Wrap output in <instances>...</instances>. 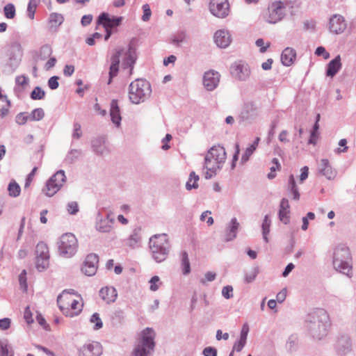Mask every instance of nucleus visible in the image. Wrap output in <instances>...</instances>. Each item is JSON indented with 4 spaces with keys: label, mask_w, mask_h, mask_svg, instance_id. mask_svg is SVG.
Wrapping results in <instances>:
<instances>
[{
    "label": "nucleus",
    "mask_w": 356,
    "mask_h": 356,
    "mask_svg": "<svg viewBox=\"0 0 356 356\" xmlns=\"http://www.w3.org/2000/svg\"><path fill=\"white\" fill-rule=\"evenodd\" d=\"M331 326L327 312L323 309H316L307 314L305 327L312 338L321 340L325 337Z\"/></svg>",
    "instance_id": "1"
},
{
    "label": "nucleus",
    "mask_w": 356,
    "mask_h": 356,
    "mask_svg": "<svg viewBox=\"0 0 356 356\" xmlns=\"http://www.w3.org/2000/svg\"><path fill=\"white\" fill-rule=\"evenodd\" d=\"M227 159L225 148L220 145H214L209 149L204 157V168L207 169L204 177L207 179L214 177L220 170Z\"/></svg>",
    "instance_id": "2"
},
{
    "label": "nucleus",
    "mask_w": 356,
    "mask_h": 356,
    "mask_svg": "<svg viewBox=\"0 0 356 356\" xmlns=\"http://www.w3.org/2000/svg\"><path fill=\"white\" fill-rule=\"evenodd\" d=\"M149 246L152 259L157 263L165 261L171 245L166 234H155L149 238Z\"/></svg>",
    "instance_id": "3"
},
{
    "label": "nucleus",
    "mask_w": 356,
    "mask_h": 356,
    "mask_svg": "<svg viewBox=\"0 0 356 356\" xmlns=\"http://www.w3.org/2000/svg\"><path fill=\"white\" fill-rule=\"evenodd\" d=\"M351 254L349 248L344 245H339L334 250L332 264L334 268L348 277H351Z\"/></svg>",
    "instance_id": "4"
},
{
    "label": "nucleus",
    "mask_w": 356,
    "mask_h": 356,
    "mask_svg": "<svg viewBox=\"0 0 356 356\" xmlns=\"http://www.w3.org/2000/svg\"><path fill=\"white\" fill-rule=\"evenodd\" d=\"M156 333L152 328L146 327L141 333L131 356H152L155 348Z\"/></svg>",
    "instance_id": "5"
},
{
    "label": "nucleus",
    "mask_w": 356,
    "mask_h": 356,
    "mask_svg": "<svg viewBox=\"0 0 356 356\" xmlns=\"http://www.w3.org/2000/svg\"><path fill=\"white\" fill-rule=\"evenodd\" d=\"M151 93V85L145 79H137L129 85V97L134 104L144 102L150 97Z\"/></svg>",
    "instance_id": "6"
},
{
    "label": "nucleus",
    "mask_w": 356,
    "mask_h": 356,
    "mask_svg": "<svg viewBox=\"0 0 356 356\" xmlns=\"http://www.w3.org/2000/svg\"><path fill=\"white\" fill-rule=\"evenodd\" d=\"M286 1H275L268 4L267 9L262 13V19L270 24L282 22L286 15Z\"/></svg>",
    "instance_id": "7"
},
{
    "label": "nucleus",
    "mask_w": 356,
    "mask_h": 356,
    "mask_svg": "<svg viewBox=\"0 0 356 356\" xmlns=\"http://www.w3.org/2000/svg\"><path fill=\"white\" fill-rule=\"evenodd\" d=\"M58 247L60 255L70 258L74 255L77 250V239L74 234L66 233L60 237Z\"/></svg>",
    "instance_id": "8"
},
{
    "label": "nucleus",
    "mask_w": 356,
    "mask_h": 356,
    "mask_svg": "<svg viewBox=\"0 0 356 356\" xmlns=\"http://www.w3.org/2000/svg\"><path fill=\"white\" fill-rule=\"evenodd\" d=\"M66 179L65 171L63 170H58L47 181L42 192L48 197L54 196L60 190Z\"/></svg>",
    "instance_id": "9"
},
{
    "label": "nucleus",
    "mask_w": 356,
    "mask_h": 356,
    "mask_svg": "<svg viewBox=\"0 0 356 356\" xmlns=\"http://www.w3.org/2000/svg\"><path fill=\"white\" fill-rule=\"evenodd\" d=\"M259 113L258 104L254 102L248 101L243 103L238 119L240 122L252 124L259 117Z\"/></svg>",
    "instance_id": "10"
},
{
    "label": "nucleus",
    "mask_w": 356,
    "mask_h": 356,
    "mask_svg": "<svg viewBox=\"0 0 356 356\" xmlns=\"http://www.w3.org/2000/svg\"><path fill=\"white\" fill-rule=\"evenodd\" d=\"M230 72L235 79L240 81H245L249 79L251 70L247 63L238 60L231 65Z\"/></svg>",
    "instance_id": "11"
},
{
    "label": "nucleus",
    "mask_w": 356,
    "mask_h": 356,
    "mask_svg": "<svg viewBox=\"0 0 356 356\" xmlns=\"http://www.w3.org/2000/svg\"><path fill=\"white\" fill-rule=\"evenodd\" d=\"M209 10L213 16L223 19L229 15V3L227 0H210Z\"/></svg>",
    "instance_id": "12"
},
{
    "label": "nucleus",
    "mask_w": 356,
    "mask_h": 356,
    "mask_svg": "<svg viewBox=\"0 0 356 356\" xmlns=\"http://www.w3.org/2000/svg\"><path fill=\"white\" fill-rule=\"evenodd\" d=\"M74 289H65L64 290L61 294H60L57 298V304L63 312V314L65 316L74 317L77 316L82 310L81 308L79 309L78 311L72 312L69 309V303L68 299L70 298L67 296L68 294H74Z\"/></svg>",
    "instance_id": "13"
},
{
    "label": "nucleus",
    "mask_w": 356,
    "mask_h": 356,
    "mask_svg": "<svg viewBox=\"0 0 356 356\" xmlns=\"http://www.w3.org/2000/svg\"><path fill=\"white\" fill-rule=\"evenodd\" d=\"M114 221L112 213H108L104 216L100 212H98L96 217V229L102 233L109 232L112 229Z\"/></svg>",
    "instance_id": "14"
},
{
    "label": "nucleus",
    "mask_w": 356,
    "mask_h": 356,
    "mask_svg": "<svg viewBox=\"0 0 356 356\" xmlns=\"http://www.w3.org/2000/svg\"><path fill=\"white\" fill-rule=\"evenodd\" d=\"M220 74L213 70L204 72L203 76V86L208 91L216 89L220 82Z\"/></svg>",
    "instance_id": "15"
},
{
    "label": "nucleus",
    "mask_w": 356,
    "mask_h": 356,
    "mask_svg": "<svg viewBox=\"0 0 356 356\" xmlns=\"http://www.w3.org/2000/svg\"><path fill=\"white\" fill-rule=\"evenodd\" d=\"M99 257L96 254H88L81 268L82 272L88 276L94 275L97 270Z\"/></svg>",
    "instance_id": "16"
},
{
    "label": "nucleus",
    "mask_w": 356,
    "mask_h": 356,
    "mask_svg": "<svg viewBox=\"0 0 356 356\" xmlns=\"http://www.w3.org/2000/svg\"><path fill=\"white\" fill-rule=\"evenodd\" d=\"M347 24L344 17L338 14L332 15L329 21V30L334 34L342 33L346 29Z\"/></svg>",
    "instance_id": "17"
},
{
    "label": "nucleus",
    "mask_w": 356,
    "mask_h": 356,
    "mask_svg": "<svg viewBox=\"0 0 356 356\" xmlns=\"http://www.w3.org/2000/svg\"><path fill=\"white\" fill-rule=\"evenodd\" d=\"M91 148L97 155L104 156L110 153V149L106 143L105 137L99 136L91 140Z\"/></svg>",
    "instance_id": "18"
},
{
    "label": "nucleus",
    "mask_w": 356,
    "mask_h": 356,
    "mask_svg": "<svg viewBox=\"0 0 356 356\" xmlns=\"http://www.w3.org/2000/svg\"><path fill=\"white\" fill-rule=\"evenodd\" d=\"M122 21V17H110L106 13H102L97 19V24L103 25L104 28L112 29L120 26Z\"/></svg>",
    "instance_id": "19"
},
{
    "label": "nucleus",
    "mask_w": 356,
    "mask_h": 356,
    "mask_svg": "<svg viewBox=\"0 0 356 356\" xmlns=\"http://www.w3.org/2000/svg\"><path fill=\"white\" fill-rule=\"evenodd\" d=\"M79 356H100L102 354L101 345L97 342L83 345L79 350Z\"/></svg>",
    "instance_id": "20"
},
{
    "label": "nucleus",
    "mask_w": 356,
    "mask_h": 356,
    "mask_svg": "<svg viewBox=\"0 0 356 356\" xmlns=\"http://www.w3.org/2000/svg\"><path fill=\"white\" fill-rule=\"evenodd\" d=\"M213 39L216 45L220 48L227 47L232 42L229 32L225 29H220L216 31Z\"/></svg>",
    "instance_id": "21"
},
{
    "label": "nucleus",
    "mask_w": 356,
    "mask_h": 356,
    "mask_svg": "<svg viewBox=\"0 0 356 356\" xmlns=\"http://www.w3.org/2000/svg\"><path fill=\"white\" fill-rule=\"evenodd\" d=\"M318 170L320 174L325 176L328 180H333L337 175V170L332 168L327 159H321Z\"/></svg>",
    "instance_id": "22"
},
{
    "label": "nucleus",
    "mask_w": 356,
    "mask_h": 356,
    "mask_svg": "<svg viewBox=\"0 0 356 356\" xmlns=\"http://www.w3.org/2000/svg\"><path fill=\"white\" fill-rule=\"evenodd\" d=\"M335 350L340 356H346L351 351V342L348 337H343L338 339Z\"/></svg>",
    "instance_id": "23"
},
{
    "label": "nucleus",
    "mask_w": 356,
    "mask_h": 356,
    "mask_svg": "<svg viewBox=\"0 0 356 356\" xmlns=\"http://www.w3.org/2000/svg\"><path fill=\"white\" fill-rule=\"evenodd\" d=\"M137 59L136 51L134 47L131 45L129 46L128 50L125 54V57L122 60V65L124 68L130 67V73L132 72L134 64Z\"/></svg>",
    "instance_id": "24"
},
{
    "label": "nucleus",
    "mask_w": 356,
    "mask_h": 356,
    "mask_svg": "<svg viewBox=\"0 0 356 356\" xmlns=\"http://www.w3.org/2000/svg\"><path fill=\"white\" fill-rule=\"evenodd\" d=\"M117 292L114 287L106 286L99 291V296L106 303H111L115 301L117 298Z\"/></svg>",
    "instance_id": "25"
},
{
    "label": "nucleus",
    "mask_w": 356,
    "mask_h": 356,
    "mask_svg": "<svg viewBox=\"0 0 356 356\" xmlns=\"http://www.w3.org/2000/svg\"><path fill=\"white\" fill-rule=\"evenodd\" d=\"M341 68V56L338 55L327 65L326 76L330 77L334 76Z\"/></svg>",
    "instance_id": "26"
},
{
    "label": "nucleus",
    "mask_w": 356,
    "mask_h": 356,
    "mask_svg": "<svg viewBox=\"0 0 356 356\" xmlns=\"http://www.w3.org/2000/svg\"><path fill=\"white\" fill-rule=\"evenodd\" d=\"M239 223L236 218H233L229 222L225 234V241H230L236 237Z\"/></svg>",
    "instance_id": "27"
},
{
    "label": "nucleus",
    "mask_w": 356,
    "mask_h": 356,
    "mask_svg": "<svg viewBox=\"0 0 356 356\" xmlns=\"http://www.w3.org/2000/svg\"><path fill=\"white\" fill-rule=\"evenodd\" d=\"M110 115L113 123L115 124L116 127H119L122 118L118 101L115 99H113L111 102Z\"/></svg>",
    "instance_id": "28"
},
{
    "label": "nucleus",
    "mask_w": 356,
    "mask_h": 356,
    "mask_svg": "<svg viewBox=\"0 0 356 356\" xmlns=\"http://www.w3.org/2000/svg\"><path fill=\"white\" fill-rule=\"evenodd\" d=\"M296 56V51L291 47H286L284 49L281 55V61L285 66H290Z\"/></svg>",
    "instance_id": "29"
},
{
    "label": "nucleus",
    "mask_w": 356,
    "mask_h": 356,
    "mask_svg": "<svg viewBox=\"0 0 356 356\" xmlns=\"http://www.w3.org/2000/svg\"><path fill=\"white\" fill-rule=\"evenodd\" d=\"M260 141V138L257 137L252 144H251L249 147H248L245 152L243 154L241 159V163L243 165L245 163L251 156V155L254 153V152L257 149L259 143Z\"/></svg>",
    "instance_id": "30"
},
{
    "label": "nucleus",
    "mask_w": 356,
    "mask_h": 356,
    "mask_svg": "<svg viewBox=\"0 0 356 356\" xmlns=\"http://www.w3.org/2000/svg\"><path fill=\"white\" fill-rule=\"evenodd\" d=\"M64 18L61 14L52 13L49 17V29L51 31H56L58 27L63 22Z\"/></svg>",
    "instance_id": "31"
},
{
    "label": "nucleus",
    "mask_w": 356,
    "mask_h": 356,
    "mask_svg": "<svg viewBox=\"0 0 356 356\" xmlns=\"http://www.w3.org/2000/svg\"><path fill=\"white\" fill-rule=\"evenodd\" d=\"M288 191L293 195L294 200H299L300 193L293 175H291L289 177Z\"/></svg>",
    "instance_id": "32"
},
{
    "label": "nucleus",
    "mask_w": 356,
    "mask_h": 356,
    "mask_svg": "<svg viewBox=\"0 0 356 356\" xmlns=\"http://www.w3.org/2000/svg\"><path fill=\"white\" fill-rule=\"evenodd\" d=\"M181 265L182 273L186 275L191 272V264L188 259V254L186 252H182L181 254Z\"/></svg>",
    "instance_id": "33"
},
{
    "label": "nucleus",
    "mask_w": 356,
    "mask_h": 356,
    "mask_svg": "<svg viewBox=\"0 0 356 356\" xmlns=\"http://www.w3.org/2000/svg\"><path fill=\"white\" fill-rule=\"evenodd\" d=\"M271 225V221L269 219L268 215H266L263 220L261 225L263 238L266 243L268 242V234L270 232V227Z\"/></svg>",
    "instance_id": "34"
},
{
    "label": "nucleus",
    "mask_w": 356,
    "mask_h": 356,
    "mask_svg": "<svg viewBox=\"0 0 356 356\" xmlns=\"http://www.w3.org/2000/svg\"><path fill=\"white\" fill-rule=\"evenodd\" d=\"M51 54H52L51 47L47 44L43 45L40 48L39 54H38L35 60L37 62L39 60H44L47 59L51 56Z\"/></svg>",
    "instance_id": "35"
},
{
    "label": "nucleus",
    "mask_w": 356,
    "mask_h": 356,
    "mask_svg": "<svg viewBox=\"0 0 356 356\" xmlns=\"http://www.w3.org/2000/svg\"><path fill=\"white\" fill-rule=\"evenodd\" d=\"M141 239L140 232L138 229H134L133 233L129 236V238L127 239V244L132 248H134L137 246L138 243H140Z\"/></svg>",
    "instance_id": "36"
},
{
    "label": "nucleus",
    "mask_w": 356,
    "mask_h": 356,
    "mask_svg": "<svg viewBox=\"0 0 356 356\" xmlns=\"http://www.w3.org/2000/svg\"><path fill=\"white\" fill-rule=\"evenodd\" d=\"M81 154V149H72L66 155L65 158V162L69 164H72L77 160Z\"/></svg>",
    "instance_id": "37"
},
{
    "label": "nucleus",
    "mask_w": 356,
    "mask_h": 356,
    "mask_svg": "<svg viewBox=\"0 0 356 356\" xmlns=\"http://www.w3.org/2000/svg\"><path fill=\"white\" fill-rule=\"evenodd\" d=\"M198 180L199 176L195 175V172H191L190 173L188 180L186 184V188L188 191H191L193 188H197L198 187Z\"/></svg>",
    "instance_id": "38"
},
{
    "label": "nucleus",
    "mask_w": 356,
    "mask_h": 356,
    "mask_svg": "<svg viewBox=\"0 0 356 356\" xmlns=\"http://www.w3.org/2000/svg\"><path fill=\"white\" fill-rule=\"evenodd\" d=\"M8 191L10 196L17 197L20 194L21 188L15 180H13L8 184Z\"/></svg>",
    "instance_id": "39"
},
{
    "label": "nucleus",
    "mask_w": 356,
    "mask_h": 356,
    "mask_svg": "<svg viewBox=\"0 0 356 356\" xmlns=\"http://www.w3.org/2000/svg\"><path fill=\"white\" fill-rule=\"evenodd\" d=\"M40 3V0H29L27 6V16L31 19H34L36 8Z\"/></svg>",
    "instance_id": "40"
},
{
    "label": "nucleus",
    "mask_w": 356,
    "mask_h": 356,
    "mask_svg": "<svg viewBox=\"0 0 356 356\" xmlns=\"http://www.w3.org/2000/svg\"><path fill=\"white\" fill-rule=\"evenodd\" d=\"M35 252H36V257H49V248H48L47 245L43 242H40L38 243V245L36 246Z\"/></svg>",
    "instance_id": "41"
},
{
    "label": "nucleus",
    "mask_w": 356,
    "mask_h": 356,
    "mask_svg": "<svg viewBox=\"0 0 356 356\" xmlns=\"http://www.w3.org/2000/svg\"><path fill=\"white\" fill-rule=\"evenodd\" d=\"M49 264V257H36V268L39 271L45 270Z\"/></svg>",
    "instance_id": "42"
},
{
    "label": "nucleus",
    "mask_w": 356,
    "mask_h": 356,
    "mask_svg": "<svg viewBox=\"0 0 356 356\" xmlns=\"http://www.w3.org/2000/svg\"><path fill=\"white\" fill-rule=\"evenodd\" d=\"M3 14L7 19H13L16 15V10L14 4L9 3L3 7Z\"/></svg>",
    "instance_id": "43"
},
{
    "label": "nucleus",
    "mask_w": 356,
    "mask_h": 356,
    "mask_svg": "<svg viewBox=\"0 0 356 356\" xmlns=\"http://www.w3.org/2000/svg\"><path fill=\"white\" fill-rule=\"evenodd\" d=\"M298 346V337L295 334H292L289 337L286 343V348L290 351L293 352L296 350Z\"/></svg>",
    "instance_id": "44"
},
{
    "label": "nucleus",
    "mask_w": 356,
    "mask_h": 356,
    "mask_svg": "<svg viewBox=\"0 0 356 356\" xmlns=\"http://www.w3.org/2000/svg\"><path fill=\"white\" fill-rule=\"evenodd\" d=\"M44 116V110L42 108H35L29 115V120L39 121L43 119Z\"/></svg>",
    "instance_id": "45"
},
{
    "label": "nucleus",
    "mask_w": 356,
    "mask_h": 356,
    "mask_svg": "<svg viewBox=\"0 0 356 356\" xmlns=\"http://www.w3.org/2000/svg\"><path fill=\"white\" fill-rule=\"evenodd\" d=\"M1 356H13L12 347L7 343L0 341Z\"/></svg>",
    "instance_id": "46"
},
{
    "label": "nucleus",
    "mask_w": 356,
    "mask_h": 356,
    "mask_svg": "<svg viewBox=\"0 0 356 356\" xmlns=\"http://www.w3.org/2000/svg\"><path fill=\"white\" fill-rule=\"evenodd\" d=\"M45 92L40 86H36L31 92L30 97L33 100H40L44 98Z\"/></svg>",
    "instance_id": "47"
},
{
    "label": "nucleus",
    "mask_w": 356,
    "mask_h": 356,
    "mask_svg": "<svg viewBox=\"0 0 356 356\" xmlns=\"http://www.w3.org/2000/svg\"><path fill=\"white\" fill-rule=\"evenodd\" d=\"M90 322L91 323H95L93 329L95 330H99L103 326V323L102 319L99 317V314L98 313H94L90 318Z\"/></svg>",
    "instance_id": "48"
},
{
    "label": "nucleus",
    "mask_w": 356,
    "mask_h": 356,
    "mask_svg": "<svg viewBox=\"0 0 356 356\" xmlns=\"http://www.w3.org/2000/svg\"><path fill=\"white\" fill-rule=\"evenodd\" d=\"M259 268L257 266L254 267L250 272L245 273V282L247 283L252 282L259 274Z\"/></svg>",
    "instance_id": "49"
},
{
    "label": "nucleus",
    "mask_w": 356,
    "mask_h": 356,
    "mask_svg": "<svg viewBox=\"0 0 356 356\" xmlns=\"http://www.w3.org/2000/svg\"><path fill=\"white\" fill-rule=\"evenodd\" d=\"M186 38V33L184 31H179L175 34L172 38V42L173 44L179 45L180 43L185 41Z\"/></svg>",
    "instance_id": "50"
},
{
    "label": "nucleus",
    "mask_w": 356,
    "mask_h": 356,
    "mask_svg": "<svg viewBox=\"0 0 356 356\" xmlns=\"http://www.w3.org/2000/svg\"><path fill=\"white\" fill-rule=\"evenodd\" d=\"M19 283L24 291L27 290V282H26V271L23 270L19 275Z\"/></svg>",
    "instance_id": "51"
},
{
    "label": "nucleus",
    "mask_w": 356,
    "mask_h": 356,
    "mask_svg": "<svg viewBox=\"0 0 356 356\" xmlns=\"http://www.w3.org/2000/svg\"><path fill=\"white\" fill-rule=\"evenodd\" d=\"M21 61V56L17 55L10 56L9 58V65L13 68V70H15L19 63Z\"/></svg>",
    "instance_id": "52"
},
{
    "label": "nucleus",
    "mask_w": 356,
    "mask_h": 356,
    "mask_svg": "<svg viewBox=\"0 0 356 356\" xmlns=\"http://www.w3.org/2000/svg\"><path fill=\"white\" fill-rule=\"evenodd\" d=\"M119 71V65L115 64H111L109 69V79L108 81V84H111L112 82V79L113 77L117 76L118 72Z\"/></svg>",
    "instance_id": "53"
},
{
    "label": "nucleus",
    "mask_w": 356,
    "mask_h": 356,
    "mask_svg": "<svg viewBox=\"0 0 356 356\" xmlns=\"http://www.w3.org/2000/svg\"><path fill=\"white\" fill-rule=\"evenodd\" d=\"M67 212L71 215H75L79 211L78 203L75 201L70 202L67 205Z\"/></svg>",
    "instance_id": "54"
},
{
    "label": "nucleus",
    "mask_w": 356,
    "mask_h": 356,
    "mask_svg": "<svg viewBox=\"0 0 356 356\" xmlns=\"http://www.w3.org/2000/svg\"><path fill=\"white\" fill-rule=\"evenodd\" d=\"M255 44L257 47H259V51L261 53H264L266 51L267 49L270 47V42H267L266 44H265L264 40L262 38H259L256 40Z\"/></svg>",
    "instance_id": "55"
},
{
    "label": "nucleus",
    "mask_w": 356,
    "mask_h": 356,
    "mask_svg": "<svg viewBox=\"0 0 356 356\" xmlns=\"http://www.w3.org/2000/svg\"><path fill=\"white\" fill-rule=\"evenodd\" d=\"M29 120V115H26L25 113H19L16 115L15 121L19 125L25 124Z\"/></svg>",
    "instance_id": "56"
},
{
    "label": "nucleus",
    "mask_w": 356,
    "mask_h": 356,
    "mask_svg": "<svg viewBox=\"0 0 356 356\" xmlns=\"http://www.w3.org/2000/svg\"><path fill=\"white\" fill-rule=\"evenodd\" d=\"M222 295L226 299L233 297V287L230 285L225 286L222 289Z\"/></svg>",
    "instance_id": "57"
},
{
    "label": "nucleus",
    "mask_w": 356,
    "mask_h": 356,
    "mask_svg": "<svg viewBox=\"0 0 356 356\" xmlns=\"http://www.w3.org/2000/svg\"><path fill=\"white\" fill-rule=\"evenodd\" d=\"M59 77L57 76H53L48 80V86L51 90H56L59 86L58 83Z\"/></svg>",
    "instance_id": "58"
},
{
    "label": "nucleus",
    "mask_w": 356,
    "mask_h": 356,
    "mask_svg": "<svg viewBox=\"0 0 356 356\" xmlns=\"http://www.w3.org/2000/svg\"><path fill=\"white\" fill-rule=\"evenodd\" d=\"M143 15L142 16V19L144 22H147L149 19L151 15H152L150 7L147 3L144 4L143 6Z\"/></svg>",
    "instance_id": "59"
},
{
    "label": "nucleus",
    "mask_w": 356,
    "mask_h": 356,
    "mask_svg": "<svg viewBox=\"0 0 356 356\" xmlns=\"http://www.w3.org/2000/svg\"><path fill=\"white\" fill-rule=\"evenodd\" d=\"M81 124L78 122L74 123V130L72 133V138L74 139H79L82 136Z\"/></svg>",
    "instance_id": "60"
},
{
    "label": "nucleus",
    "mask_w": 356,
    "mask_h": 356,
    "mask_svg": "<svg viewBox=\"0 0 356 356\" xmlns=\"http://www.w3.org/2000/svg\"><path fill=\"white\" fill-rule=\"evenodd\" d=\"M216 274L213 272H207L204 275V278L200 280L202 284H205L207 282H212L216 279Z\"/></svg>",
    "instance_id": "61"
},
{
    "label": "nucleus",
    "mask_w": 356,
    "mask_h": 356,
    "mask_svg": "<svg viewBox=\"0 0 356 356\" xmlns=\"http://www.w3.org/2000/svg\"><path fill=\"white\" fill-rule=\"evenodd\" d=\"M160 279L157 275L153 276L149 280V289L152 291H156L159 289V285L157 283L159 282Z\"/></svg>",
    "instance_id": "62"
},
{
    "label": "nucleus",
    "mask_w": 356,
    "mask_h": 356,
    "mask_svg": "<svg viewBox=\"0 0 356 356\" xmlns=\"http://www.w3.org/2000/svg\"><path fill=\"white\" fill-rule=\"evenodd\" d=\"M202 354L204 356H217V349L214 347L208 346L203 350Z\"/></svg>",
    "instance_id": "63"
},
{
    "label": "nucleus",
    "mask_w": 356,
    "mask_h": 356,
    "mask_svg": "<svg viewBox=\"0 0 356 356\" xmlns=\"http://www.w3.org/2000/svg\"><path fill=\"white\" fill-rule=\"evenodd\" d=\"M315 54L318 56H323L324 59H328L330 58V54L327 52L325 49L322 46L316 48Z\"/></svg>",
    "instance_id": "64"
}]
</instances>
